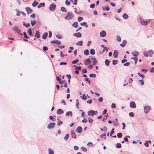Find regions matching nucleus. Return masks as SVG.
Returning a JSON list of instances; mask_svg holds the SVG:
<instances>
[{
    "label": "nucleus",
    "mask_w": 154,
    "mask_h": 154,
    "mask_svg": "<svg viewBox=\"0 0 154 154\" xmlns=\"http://www.w3.org/2000/svg\"><path fill=\"white\" fill-rule=\"evenodd\" d=\"M21 13V12L17 10V14L16 15L17 16H19L20 15V14Z\"/></svg>",
    "instance_id": "obj_56"
},
{
    "label": "nucleus",
    "mask_w": 154,
    "mask_h": 154,
    "mask_svg": "<svg viewBox=\"0 0 154 154\" xmlns=\"http://www.w3.org/2000/svg\"><path fill=\"white\" fill-rule=\"evenodd\" d=\"M35 37H36L38 38H40V33L38 31H36V34L35 35Z\"/></svg>",
    "instance_id": "obj_25"
},
{
    "label": "nucleus",
    "mask_w": 154,
    "mask_h": 154,
    "mask_svg": "<svg viewBox=\"0 0 154 154\" xmlns=\"http://www.w3.org/2000/svg\"><path fill=\"white\" fill-rule=\"evenodd\" d=\"M106 35V32L104 31H103L100 33V36L103 37H105Z\"/></svg>",
    "instance_id": "obj_12"
},
{
    "label": "nucleus",
    "mask_w": 154,
    "mask_h": 154,
    "mask_svg": "<svg viewBox=\"0 0 154 154\" xmlns=\"http://www.w3.org/2000/svg\"><path fill=\"white\" fill-rule=\"evenodd\" d=\"M76 45H79V46H81L82 45V41H79L77 43Z\"/></svg>",
    "instance_id": "obj_33"
},
{
    "label": "nucleus",
    "mask_w": 154,
    "mask_h": 154,
    "mask_svg": "<svg viewBox=\"0 0 154 154\" xmlns=\"http://www.w3.org/2000/svg\"><path fill=\"white\" fill-rule=\"evenodd\" d=\"M97 113V111L91 110L88 111V114L89 116H93V115H96Z\"/></svg>",
    "instance_id": "obj_4"
},
{
    "label": "nucleus",
    "mask_w": 154,
    "mask_h": 154,
    "mask_svg": "<svg viewBox=\"0 0 154 154\" xmlns=\"http://www.w3.org/2000/svg\"><path fill=\"white\" fill-rule=\"evenodd\" d=\"M149 21H150V20L149 21H145L143 20H140V23L143 25H146Z\"/></svg>",
    "instance_id": "obj_9"
},
{
    "label": "nucleus",
    "mask_w": 154,
    "mask_h": 154,
    "mask_svg": "<svg viewBox=\"0 0 154 154\" xmlns=\"http://www.w3.org/2000/svg\"><path fill=\"white\" fill-rule=\"evenodd\" d=\"M48 35V34L47 32L45 33L42 36V38L43 39H45L46 38Z\"/></svg>",
    "instance_id": "obj_29"
},
{
    "label": "nucleus",
    "mask_w": 154,
    "mask_h": 154,
    "mask_svg": "<svg viewBox=\"0 0 154 154\" xmlns=\"http://www.w3.org/2000/svg\"><path fill=\"white\" fill-rule=\"evenodd\" d=\"M57 112L58 115H61L63 113V111L62 109H59L57 110Z\"/></svg>",
    "instance_id": "obj_17"
},
{
    "label": "nucleus",
    "mask_w": 154,
    "mask_h": 154,
    "mask_svg": "<svg viewBox=\"0 0 154 154\" xmlns=\"http://www.w3.org/2000/svg\"><path fill=\"white\" fill-rule=\"evenodd\" d=\"M27 33L29 34L30 35H32V33L31 30V28L29 29H28V30L27 32Z\"/></svg>",
    "instance_id": "obj_32"
},
{
    "label": "nucleus",
    "mask_w": 154,
    "mask_h": 154,
    "mask_svg": "<svg viewBox=\"0 0 154 154\" xmlns=\"http://www.w3.org/2000/svg\"><path fill=\"white\" fill-rule=\"evenodd\" d=\"M116 147L118 148H120L121 147V143H118L116 144Z\"/></svg>",
    "instance_id": "obj_47"
},
{
    "label": "nucleus",
    "mask_w": 154,
    "mask_h": 154,
    "mask_svg": "<svg viewBox=\"0 0 154 154\" xmlns=\"http://www.w3.org/2000/svg\"><path fill=\"white\" fill-rule=\"evenodd\" d=\"M38 4V2L36 1L34 2L32 4V6L34 7H36Z\"/></svg>",
    "instance_id": "obj_30"
},
{
    "label": "nucleus",
    "mask_w": 154,
    "mask_h": 154,
    "mask_svg": "<svg viewBox=\"0 0 154 154\" xmlns=\"http://www.w3.org/2000/svg\"><path fill=\"white\" fill-rule=\"evenodd\" d=\"M23 34L25 38H26L27 39L29 38V37L27 35L26 33L25 32H23Z\"/></svg>",
    "instance_id": "obj_46"
},
{
    "label": "nucleus",
    "mask_w": 154,
    "mask_h": 154,
    "mask_svg": "<svg viewBox=\"0 0 154 154\" xmlns=\"http://www.w3.org/2000/svg\"><path fill=\"white\" fill-rule=\"evenodd\" d=\"M70 2L67 0H66L65 1V4L67 5H70Z\"/></svg>",
    "instance_id": "obj_51"
},
{
    "label": "nucleus",
    "mask_w": 154,
    "mask_h": 154,
    "mask_svg": "<svg viewBox=\"0 0 154 154\" xmlns=\"http://www.w3.org/2000/svg\"><path fill=\"white\" fill-rule=\"evenodd\" d=\"M79 61V60L78 59L74 60L72 62V63L73 64H75L77 63Z\"/></svg>",
    "instance_id": "obj_44"
},
{
    "label": "nucleus",
    "mask_w": 154,
    "mask_h": 154,
    "mask_svg": "<svg viewBox=\"0 0 154 154\" xmlns=\"http://www.w3.org/2000/svg\"><path fill=\"white\" fill-rule=\"evenodd\" d=\"M118 63V61L117 60H113L112 61V63L113 65H116Z\"/></svg>",
    "instance_id": "obj_48"
},
{
    "label": "nucleus",
    "mask_w": 154,
    "mask_h": 154,
    "mask_svg": "<svg viewBox=\"0 0 154 154\" xmlns=\"http://www.w3.org/2000/svg\"><path fill=\"white\" fill-rule=\"evenodd\" d=\"M28 14H30L32 12V10L29 7H26L25 8Z\"/></svg>",
    "instance_id": "obj_13"
},
{
    "label": "nucleus",
    "mask_w": 154,
    "mask_h": 154,
    "mask_svg": "<svg viewBox=\"0 0 154 154\" xmlns=\"http://www.w3.org/2000/svg\"><path fill=\"white\" fill-rule=\"evenodd\" d=\"M90 53L92 55H94L95 54V51L93 49H91L90 51Z\"/></svg>",
    "instance_id": "obj_36"
},
{
    "label": "nucleus",
    "mask_w": 154,
    "mask_h": 154,
    "mask_svg": "<svg viewBox=\"0 0 154 154\" xmlns=\"http://www.w3.org/2000/svg\"><path fill=\"white\" fill-rule=\"evenodd\" d=\"M117 40L118 42H120L121 41V37L119 36H117Z\"/></svg>",
    "instance_id": "obj_52"
},
{
    "label": "nucleus",
    "mask_w": 154,
    "mask_h": 154,
    "mask_svg": "<svg viewBox=\"0 0 154 154\" xmlns=\"http://www.w3.org/2000/svg\"><path fill=\"white\" fill-rule=\"evenodd\" d=\"M71 133L72 137L76 138V135L75 134V133L74 132V131H71Z\"/></svg>",
    "instance_id": "obj_18"
},
{
    "label": "nucleus",
    "mask_w": 154,
    "mask_h": 154,
    "mask_svg": "<svg viewBox=\"0 0 154 154\" xmlns=\"http://www.w3.org/2000/svg\"><path fill=\"white\" fill-rule=\"evenodd\" d=\"M88 121L90 123H92L93 121V120L91 118H89Z\"/></svg>",
    "instance_id": "obj_60"
},
{
    "label": "nucleus",
    "mask_w": 154,
    "mask_h": 154,
    "mask_svg": "<svg viewBox=\"0 0 154 154\" xmlns=\"http://www.w3.org/2000/svg\"><path fill=\"white\" fill-rule=\"evenodd\" d=\"M149 71L151 72H154V67H151L149 69Z\"/></svg>",
    "instance_id": "obj_62"
},
{
    "label": "nucleus",
    "mask_w": 154,
    "mask_h": 154,
    "mask_svg": "<svg viewBox=\"0 0 154 154\" xmlns=\"http://www.w3.org/2000/svg\"><path fill=\"white\" fill-rule=\"evenodd\" d=\"M153 54V51L152 50H149L147 51L143 52L144 55L146 57H152Z\"/></svg>",
    "instance_id": "obj_1"
},
{
    "label": "nucleus",
    "mask_w": 154,
    "mask_h": 154,
    "mask_svg": "<svg viewBox=\"0 0 154 154\" xmlns=\"http://www.w3.org/2000/svg\"><path fill=\"white\" fill-rule=\"evenodd\" d=\"M56 79H57V80L59 81V83H60V81H62L61 80L60 78L58 76L57 77Z\"/></svg>",
    "instance_id": "obj_61"
},
{
    "label": "nucleus",
    "mask_w": 154,
    "mask_h": 154,
    "mask_svg": "<svg viewBox=\"0 0 154 154\" xmlns=\"http://www.w3.org/2000/svg\"><path fill=\"white\" fill-rule=\"evenodd\" d=\"M91 61L89 58H88L84 60V64L85 65H86L89 64L91 62Z\"/></svg>",
    "instance_id": "obj_11"
},
{
    "label": "nucleus",
    "mask_w": 154,
    "mask_h": 154,
    "mask_svg": "<svg viewBox=\"0 0 154 154\" xmlns=\"http://www.w3.org/2000/svg\"><path fill=\"white\" fill-rule=\"evenodd\" d=\"M84 53L86 55H88L89 54V51L88 49L85 50L84 51Z\"/></svg>",
    "instance_id": "obj_37"
},
{
    "label": "nucleus",
    "mask_w": 154,
    "mask_h": 154,
    "mask_svg": "<svg viewBox=\"0 0 154 154\" xmlns=\"http://www.w3.org/2000/svg\"><path fill=\"white\" fill-rule=\"evenodd\" d=\"M103 100V98L102 97H100L98 99V101L100 102H102Z\"/></svg>",
    "instance_id": "obj_63"
},
{
    "label": "nucleus",
    "mask_w": 154,
    "mask_h": 154,
    "mask_svg": "<svg viewBox=\"0 0 154 154\" xmlns=\"http://www.w3.org/2000/svg\"><path fill=\"white\" fill-rule=\"evenodd\" d=\"M77 24L78 23L77 22H74L72 26L75 27L77 28L78 26Z\"/></svg>",
    "instance_id": "obj_40"
},
{
    "label": "nucleus",
    "mask_w": 154,
    "mask_h": 154,
    "mask_svg": "<svg viewBox=\"0 0 154 154\" xmlns=\"http://www.w3.org/2000/svg\"><path fill=\"white\" fill-rule=\"evenodd\" d=\"M151 109V107L146 106L144 107V112L146 113H147Z\"/></svg>",
    "instance_id": "obj_3"
},
{
    "label": "nucleus",
    "mask_w": 154,
    "mask_h": 154,
    "mask_svg": "<svg viewBox=\"0 0 154 154\" xmlns=\"http://www.w3.org/2000/svg\"><path fill=\"white\" fill-rule=\"evenodd\" d=\"M102 9L103 11H104L105 10H106L107 11H109V8L107 6H106L105 7H102Z\"/></svg>",
    "instance_id": "obj_24"
},
{
    "label": "nucleus",
    "mask_w": 154,
    "mask_h": 154,
    "mask_svg": "<svg viewBox=\"0 0 154 154\" xmlns=\"http://www.w3.org/2000/svg\"><path fill=\"white\" fill-rule=\"evenodd\" d=\"M49 119L53 121H54L56 119L55 118H54L53 116H50Z\"/></svg>",
    "instance_id": "obj_53"
},
{
    "label": "nucleus",
    "mask_w": 154,
    "mask_h": 154,
    "mask_svg": "<svg viewBox=\"0 0 154 154\" xmlns=\"http://www.w3.org/2000/svg\"><path fill=\"white\" fill-rule=\"evenodd\" d=\"M73 35L76 36L77 38L81 37L82 36L80 32H78L73 34Z\"/></svg>",
    "instance_id": "obj_16"
},
{
    "label": "nucleus",
    "mask_w": 154,
    "mask_h": 154,
    "mask_svg": "<svg viewBox=\"0 0 154 154\" xmlns=\"http://www.w3.org/2000/svg\"><path fill=\"white\" fill-rule=\"evenodd\" d=\"M80 24L81 25V26H85L86 27H87L88 26V25L85 22H84L81 23H80Z\"/></svg>",
    "instance_id": "obj_35"
},
{
    "label": "nucleus",
    "mask_w": 154,
    "mask_h": 154,
    "mask_svg": "<svg viewBox=\"0 0 154 154\" xmlns=\"http://www.w3.org/2000/svg\"><path fill=\"white\" fill-rule=\"evenodd\" d=\"M23 25L26 27H27L30 26V24L29 23H25V22H23Z\"/></svg>",
    "instance_id": "obj_38"
},
{
    "label": "nucleus",
    "mask_w": 154,
    "mask_h": 154,
    "mask_svg": "<svg viewBox=\"0 0 154 154\" xmlns=\"http://www.w3.org/2000/svg\"><path fill=\"white\" fill-rule=\"evenodd\" d=\"M36 23V21L35 20H31V23L32 26H34Z\"/></svg>",
    "instance_id": "obj_34"
},
{
    "label": "nucleus",
    "mask_w": 154,
    "mask_h": 154,
    "mask_svg": "<svg viewBox=\"0 0 154 154\" xmlns=\"http://www.w3.org/2000/svg\"><path fill=\"white\" fill-rule=\"evenodd\" d=\"M63 123V122L61 121H60L58 122L57 123V125H61Z\"/></svg>",
    "instance_id": "obj_58"
},
{
    "label": "nucleus",
    "mask_w": 154,
    "mask_h": 154,
    "mask_svg": "<svg viewBox=\"0 0 154 154\" xmlns=\"http://www.w3.org/2000/svg\"><path fill=\"white\" fill-rule=\"evenodd\" d=\"M110 62V61H109V60L106 59L105 61V65L107 66H109V64Z\"/></svg>",
    "instance_id": "obj_26"
},
{
    "label": "nucleus",
    "mask_w": 154,
    "mask_h": 154,
    "mask_svg": "<svg viewBox=\"0 0 154 154\" xmlns=\"http://www.w3.org/2000/svg\"><path fill=\"white\" fill-rule=\"evenodd\" d=\"M73 16L72 12H69L67 14V15L65 17V19L66 20H69L72 19Z\"/></svg>",
    "instance_id": "obj_2"
},
{
    "label": "nucleus",
    "mask_w": 154,
    "mask_h": 154,
    "mask_svg": "<svg viewBox=\"0 0 154 154\" xmlns=\"http://www.w3.org/2000/svg\"><path fill=\"white\" fill-rule=\"evenodd\" d=\"M116 105L114 103H113L112 104V105H111V107L112 108H116Z\"/></svg>",
    "instance_id": "obj_54"
},
{
    "label": "nucleus",
    "mask_w": 154,
    "mask_h": 154,
    "mask_svg": "<svg viewBox=\"0 0 154 154\" xmlns=\"http://www.w3.org/2000/svg\"><path fill=\"white\" fill-rule=\"evenodd\" d=\"M76 131L79 133H80L82 131V128L81 126H79L76 129Z\"/></svg>",
    "instance_id": "obj_21"
},
{
    "label": "nucleus",
    "mask_w": 154,
    "mask_h": 154,
    "mask_svg": "<svg viewBox=\"0 0 154 154\" xmlns=\"http://www.w3.org/2000/svg\"><path fill=\"white\" fill-rule=\"evenodd\" d=\"M66 116H69V115L70 116H72V113L71 111H69L66 112Z\"/></svg>",
    "instance_id": "obj_43"
},
{
    "label": "nucleus",
    "mask_w": 154,
    "mask_h": 154,
    "mask_svg": "<svg viewBox=\"0 0 154 154\" xmlns=\"http://www.w3.org/2000/svg\"><path fill=\"white\" fill-rule=\"evenodd\" d=\"M59 83L62 85H63L64 87L65 88L67 87V83L65 80H64L63 81H60V82Z\"/></svg>",
    "instance_id": "obj_8"
},
{
    "label": "nucleus",
    "mask_w": 154,
    "mask_h": 154,
    "mask_svg": "<svg viewBox=\"0 0 154 154\" xmlns=\"http://www.w3.org/2000/svg\"><path fill=\"white\" fill-rule=\"evenodd\" d=\"M81 149L82 150H83L84 152H86L87 151L86 148L84 147H81Z\"/></svg>",
    "instance_id": "obj_57"
},
{
    "label": "nucleus",
    "mask_w": 154,
    "mask_h": 154,
    "mask_svg": "<svg viewBox=\"0 0 154 154\" xmlns=\"http://www.w3.org/2000/svg\"><path fill=\"white\" fill-rule=\"evenodd\" d=\"M61 10L64 12H67V11L66 10V8L64 7H62L61 8Z\"/></svg>",
    "instance_id": "obj_39"
},
{
    "label": "nucleus",
    "mask_w": 154,
    "mask_h": 154,
    "mask_svg": "<svg viewBox=\"0 0 154 154\" xmlns=\"http://www.w3.org/2000/svg\"><path fill=\"white\" fill-rule=\"evenodd\" d=\"M56 5L54 4H52L50 5L49 9L50 11H54L55 9Z\"/></svg>",
    "instance_id": "obj_6"
},
{
    "label": "nucleus",
    "mask_w": 154,
    "mask_h": 154,
    "mask_svg": "<svg viewBox=\"0 0 154 154\" xmlns=\"http://www.w3.org/2000/svg\"><path fill=\"white\" fill-rule=\"evenodd\" d=\"M117 136L118 138H121L122 137V134L121 133H119L117 134Z\"/></svg>",
    "instance_id": "obj_49"
},
{
    "label": "nucleus",
    "mask_w": 154,
    "mask_h": 154,
    "mask_svg": "<svg viewBox=\"0 0 154 154\" xmlns=\"http://www.w3.org/2000/svg\"><path fill=\"white\" fill-rule=\"evenodd\" d=\"M114 129L113 128H112L111 132H110V136H111L112 135V134L114 133Z\"/></svg>",
    "instance_id": "obj_64"
},
{
    "label": "nucleus",
    "mask_w": 154,
    "mask_h": 154,
    "mask_svg": "<svg viewBox=\"0 0 154 154\" xmlns=\"http://www.w3.org/2000/svg\"><path fill=\"white\" fill-rule=\"evenodd\" d=\"M55 123H50L48 125L47 128L48 129L52 128L54 127V125H55Z\"/></svg>",
    "instance_id": "obj_5"
},
{
    "label": "nucleus",
    "mask_w": 154,
    "mask_h": 154,
    "mask_svg": "<svg viewBox=\"0 0 154 154\" xmlns=\"http://www.w3.org/2000/svg\"><path fill=\"white\" fill-rule=\"evenodd\" d=\"M48 150L49 154H54V152L53 150L51 148L48 149Z\"/></svg>",
    "instance_id": "obj_31"
},
{
    "label": "nucleus",
    "mask_w": 154,
    "mask_h": 154,
    "mask_svg": "<svg viewBox=\"0 0 154 154\" xmlns=\"http://www.w3.org/2000/svg\"><path fill=\"white\" fill-rule=\"evenodd\" d=\"M130 106L131 108H135L136 107V105L134 102L131 101L130 103Z\"/></svg>",
    "instance_id": "obj_10"
},
{
    "label": "nucleus",
    "mask_w": 154,
    "mask_h": 154,
    "mask_svg": "<svg viewBox=\"0 0 154 154\" xmlns=\"http://www.w3.org/2000/svg\"><path fill=\"white\" fill-rule=\"evenodd\" d=\"M96 76V74H91L89 75V76L91 77H95Z\"/></svg>",
    "instance_id": "obj_50"
},
{
    "label": "nucleus",
    "mask_w": 154,
    "mask_h": 154,
    "mask_svg": "<svg viewBox=\"0 0 154 154\" xmlns=\"http://www.w3.org/2000/svg\"><path fill=\"white\" fill-rule=\"evenodd\" d=\"M131 59L134 60V65H136L137 64V58L136 57H132L131 58Z\"/></svg>",
    "instance_id": "obj_27"
},
{
    "label": "nucleus",
    "mask_w": 154,
    "mask_h": 154,
    "mask_svg": "<svg viewBox=\"0 0 154 154\" xmlns=\"http://www.w3.org/2000/svg\"><path fill=\"white\" fill-rule=\"evenodd\" d=\"M128 137L130 138V137L129 136H127L124 138V140L126 142L128 141Z\"/></svg>",
    "instance_id": "obj_42"
},
{
    "label": "nucleus",
    "mask_w": 154,
    "mask_h": 154,
    "mask_svg": "<svg viewBox=\"0 0 154 154\" xmlns=\"http://www.w3.org/2000/svg\"><path fill=\"white\" fill-rule=\"evenodd\" d=\"M132 54L133 56L137 57L139 54V53L136 51H134L132 53Z\"/></svg>",
    "instance_id": "obj_15"
},
{
    "label": "nucleus",
    "mask_w": 154,
    "mask_h": 154,
    "mask_svg": "<svg viewBox=\"0 0 154 154\" xmlns=\"http://www.w3.org/2000/svg\"><path fill=\"white\" fill-rule=\"evenodd\" d=\"M80 97H81L82 99L83 100H85L87 99V97L85 94H83L82 96H81Z\"/></svg>",
    "instance_id": "obj_28"
},
{
    "label": "nucleus",
    "mask_w": 154,
    "mask_h": 154,
    "mask_svg": "<svg viewBox=\"0 0 154 154\" xmlns=\"http://www.w3.org/2000/svg\"><path fill=\"white\" fill-rule=\"evenodd\" d=\"M118 55V51L117 50H115L113 54V56L115 58H116L117 57Z\"/></svg>",
    "instance_id": "obj_14"
},
{
    "label": "nucleus",
    "mask_w": 154,
    "mask_h": 154,
    "mask_svg": "<svg viewBox=\"0 0 154 154\" xmlns=\"http://www.w3.org/2000/svg\"><path fill=\"white\" fill-rule=\"evenodd\" d=\"M123 17L125 19H126L128 17V15L125 13L123 15Z\"/></svg>",
    "instance_id": "obj_41"
},
{
    "label": "nucleus",
    "mask_w": 154,
    "mask_h": 154,
    "mask_svg": "<svg viewBox=\"0 0 154 154\" xmlns=\"http://www.w3.org/2000/svg\"><path fill=\"white\" fill-rule=\"evenodd\" d=\"M83 19V17H79L78 18V21L79 22H80Z\"/></svg>",
    "instance_id": "obj_59"
},
{
    "label": "nucleus",
    "mask_w": 154,
    "mask_h": 154,
    "mask_svg": "<svg viewBox=\"0 0 154 154\" xmlns=\"http://www.w3.org/2000/svg\"><path fill=\"white\" fill-rule=\"evenodd\" d=\"M43 50L44 51H46L48 49V48L46 46H44L43 48Z\"/></svg>",
    "instance_id": "obj_55"
},
{
    "label": "nucleus",
    "mask_w": 154,
    "mask_h": 154,
    "mask_svg": "<svg viewBox=\"0 0 154 154\" xmlns=\"http://www.w3.org/2000/svg\"><path fill=\"white\" fill-rule=\"evenodd\" d=\"M13 29L18 33H20V30L18 29V27L17 26H15L13 27Z\"/></svg>",
    "instance_id": "obj_7"
},
{
    "label": "nucleus",
    "mask_w": 154,
    "mask_h": 154,
    "mask_svg": "<svg viewBox=\"0 0 154 154\" xmlns=\"http://www.w3.org/2000/svg\"><path fill=\"white\" fill-rule=\"evenodd\" d=\"M69 137V134H67L66 135V136L64 137V139L65 140H67L68 139Z\"/></svg>",
    "instance_id": "obj_45"
},
{
    "label": "nucleus",
    "mask_w": 154,
    "mask_h": 154,
    "mask_svg": "<svg viewBox=\"0 0 154 154\" xmlns=\"http://www.w3.org/2000/svg\"><path fill=\"white\" fill-rule=\"evenodd\" d=\"M51 43H57V44L58 45H59L61 43V42L58 41V40H54L53 41H51Z\"/></svg>",
    "instance_id": "obj_20"
},
{
    "label": "nucleus",
    "mask_w": 154,
    "mask_h": 154,
    "mask_svg": "<svg viewBox=\"0 0 154 154\" xmlns=\"http://www.w3.org/2000/svg\"><path fill=\"white\" fill-rule=\"evenodd\" d=\"M45 5V3L44 2L41 3H40L37 6L38 8H40L42 7H44Z\"/></svg>",
    "instance_id": "obj_22"
},
{
    "label": "nucleus",
    "mask_w": 154,
    "mask_h": 154,
    "mask_svg": "<svg viewBox=\"0 0 154 154\" xmlns=\"http://www.w3.org/2000/svg\"><path fill=\"white\" fill-rule=\"evenodd\" d=\"M127 41L126 40H124L122 43L120 44V46L122 47H124L126 44Z\"/></svg>",
    "instance_id": "obj_19"
},
{
    "label": "nucleus",
    "mask_w": 154,
    "mask_h": 154,
    "mask_svg": "<svg viewBox=\"0 0 154 154\" xmlns=\"http://www.w3.org/2000/svg\"><path fill=\"white\" fill-rule=\"evenodd\" d=\"M91 60L93 62V65H94L97 62L96 59L94 58L91 57Z\"/></svg>",
    "instance_id": "obj_23"
}]
</instances>
